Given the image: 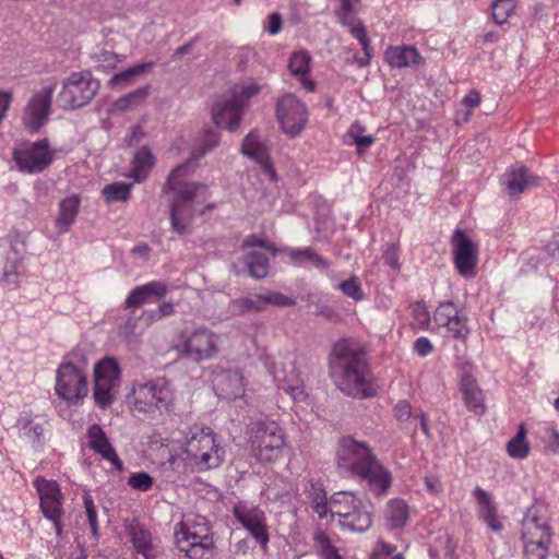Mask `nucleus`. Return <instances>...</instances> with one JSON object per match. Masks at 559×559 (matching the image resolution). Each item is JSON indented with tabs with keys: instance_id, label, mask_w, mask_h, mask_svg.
Masks as SVG:
<instances>
[{
	"instance_id": "obj_1",
	"label": "nucleus",
	"mask_w": 559,
	"mask_h": 559,
	"mask_svg": "<svg viewBox=\"0 0 559 559\" xmlns=\"http://www.w3.org/2000/svg\"><path fill=\"white\" fill-rule=\"evenodd\" d=\"M330 370L335 385L346 395L366 399L376 394L369 382L365 354L349 341L340 340L334 344Z\"/></svg>"
},
{
	"instance_id": "obj_2",
	"label": "nucleus",
	"mask_w": 559,
	"mask_h": 559,
	"mask_svg": "<svg viewBox=\"0 0 559 559\" xmlns=\"http://www.w3.org/2000/svg\"><path fill=\"white\" fill-rule=\"evenodd\" d=\"M192 170L191 162L178 165L171 170L163 186L164 193H174L169 218L171 229L179 235L186 234L192 223L194 198L200 191L206 190L203 183L185 180Z\"/></svg>"
},
{
	"instance_id": "obj_3",
	"label": "nucleus",
	"mask_w": 559,
	"mask_h": 559,
	"mask_svg": "<svg viewBox=\"0 0 559 559\" xmlns=\"http://www.w3.org/2000/svg\"><path fill=\"white\" fill-rule=\"evenodd\" d=\"M128 399L134 412L155 418L174 407L175 388L166 377H156L145 382H135Z\"/></svg>"
},
{
	"instance_id": "obj_4",
	"label": "nucleus",
	"mask_w": 559,
	"mask_h": 559,
	"mask_svg": "<svg viewBox=\"0 0 559 559\" xmlns=\"http://www.w3.org/2000/svg\"><path fill=\"white\" fill-rule=\"evenodd\" d=\"M175 542L189 559H204L213 546L209 522L202 516L187 518L177 525Z\"/></svg>"
},
{
	"instance_id": "obj_5",
	"label": "nucleus",
	"mask_w": 559,
	"mask_h": 559,
	"mask_svg": "<svg viewBox=\"0 0 559 559\" xmlns=\"http://www.w3.org/2000/svg\"><path fill=\"white\" fill-rule=\"evenodd\" d=\"M330 513L338 516L343 528L352 532H365L372 523L371 511L355 492H335L330 499Z\"/></svg>"
},
{
	"instance_id": "obj_6",
	"label": "nucleus",
	"mask_w": 559,
	"mask_h": 559,
	"mask_svg": "<svg viewBox=\"0 0 559 559\" xmlns=\"http://www.w3.org/2000/svg\"><path fill=\"white\" fill-rule=\"evenodd\" d=\"M185 451L190 463L198 471L218 467L225 455L224 449L217 443L215 435L209 427H195L191 430Z\"/></svg>"
},
{
	"instance_id": "obj_7",
	"label": "nucleus",
	"mask_w": 559,
	"mask_h": 559,
	"mask_svg": "<svg viewBox=\"0 0 559 559\" xmlns=\"http://www.w3.org/2000/svg\"><path fill=\"white\" fill-rule=\"evenodd\" d=\"M250 444L253 456L263 463L278 457L285 444L283 428L274 420H261L250 425Z\"/></svg>"
},
{
	"instance_id": "obj_8",
	"label": "nucleus",
	"mask_w": 559,
	"mask_h": 559,
	"mask_svg": "<svg viewBox=\"0 0 559 559\" xmlns=\"http://www.w3.org/2000/svg\"><path fill=\"white\" fill-rule=\"evenodd\" d=\"M176 352L194 362L211 359L218 352V336L207 328L200 326L180 334Z\"/></svg>"
},
{
	"instance_id": "obj_9",
	"label": "nucleus",
	"mask_w": 559,
	"mask_h": 559,
	"mask_svg": "<svg viewBox=\"0 0 559 559\" xmlns=\"http://www.w3.org/2000/svg\"><path fill=\"white\" fill-rule=\"evenodd\" d=\"M99 87L88 71L73 72L63 82L58 100L63 109L81 108L88 104Z\"/></svg>"
},
{
	"instance_id": "obj_10",
	"label": "nucleus",
	"mask_w": 559,
	"mask_h": 559,
	"mask_svg": "<svg viewBox=\"0 0 559 559\" xmlns=\"http://www.w3.org/2000/svg\"><path fill=\"white\" fill-rule=\"evenodd\" d=\"M120 374L119 364L112 357H106L95 365L93 396L100 408L112 404L120 386Z\"/></svg>"
},
{
	"instance_id": "obj_11",
	"label": "nucleus",
	"mask_w": 559,
	"mask_h": 559,
	"mask_svg": "<svg viewBox=\"0 0 559 559\" xmlns=\"http://www.w3.org/2000/svg\"><path fill=\"white\" fill-rule=\"evenodd\" d=\"M12 156L19 170L26 174H39L52 164L55 151L50 148L47 139H41L19 144L14 147Z\"/></svg>"
},
{
	"instance_id": "obj_12",
	"label": "nucleus",
	"mask_w": 559,
	"mask_h": 559,
	"mask_svg": "<svg viewBox=\"0 0 559 559\" xmlns=\"http://www.w3.org/2000/svg\"><path fill=\"white\" fill-rule=\"evenodd\" d=\"M55 85L49 84L35 92L23 108L21 122L32 134L38 133L49 121L52 112Z\"/></svg>"
},
{
	"instance_id": "obj_13",
	"label": "nucleus",
	"mask_w": 559,
	"mask_h": 559,
	"mask_svg": "<svg viewBox=\"0 0 559 559\" xmlns=\"http://www.w3.org/2000/svg\"><path fill=\"white\" fill-rule=\"evenodd\" d=\"M55 391L61 400L68 403L81 402L88 392L86 374L73 362H61L56 371Z\"/></svg>"
},
{
	"instance_id": "obj_14",
	"label": "nucleus",
	"mask_w": 559,
	"mask_h": 559,
	"mask_svg": "<svg viewBox=\"0 0 559 559\" xmlns=\"http://www.w3.org/2000/svg\"><path fill=\"white\" fill-rule=\"evenodd\" d=\"M34 487L39 496V508L43 515L52 523L57 536L62 535L61 520L63 516V495L56 480L37 477Z\"/></svg>"
},
{
	"instance_id": "obj_15",
	"label": "nucleus",
	"mask_w": 559,
	"mask_h": 559,
	"mask_svg": "<svg viewBox=\"0 0 559 559\" xmlns=\"http://www.w3.org/2000/svg\"><path fill=\"white\" fill-rule=\"evenodd\" d=\"M276 116L283 132L289 138L299 135L308 120L305 104L293 94H286L277 100Z\"/></svg>"
},
{
	"instance_id": "obj_16",
	"label": "nucleus",
	"mask_w": 559,
	"mask_h": 559,
	"mask_svg": "<svg viewBox=\"0 0 559 559\" xmlns=\"http://www.w3.org/2000/svg\"><path fill=\"white\" fill-rule=\"evenodd\" d=\"M376 454L364 441H357L353 437L341 439L336 452V462L338 468L353 476Z\"/></svg>"
},
{
	"instance_id": "obj_17",
	"label": "nucleus",
	"mask_w": 559,
	"mask_h": 559,
	"mask_svg": "<svg viewBox=\"0 0 559 559\" xmlns=\"http://www.w3.org/2000/svg\"><path fill=\"white\" fill-rule=\"evenodd\" d=\"M352 477L376 497L385 496L392 485V474L374 455Z\"/></svg>"
},
{
	"instance_id": "obj_18",
	"label": "nucleus",
	"mask_w": 559,
	"mask_h": 559,
	"mask_svg": "<svg viewBox=\"0 0 559 559\" xmlns=\"http://www.w3.org/2000/svg\"><path fill=\"white\" fill-rule=\"evenodd\" d=\"M233 514L261 547L266 548L270 537L264 512L257 506L240 501L233 507Z\"/></svg>"
},
{
	"instance_id": "obj_19",
	"label": "nucleus",
	"mask_w": 559,
	"mask_h": 559,
	"mask_svg": "<svg viewBox=\"0 0 559 559\" xmlns=\"http://www.w3.org/2000/svg\"><path fill=\"white\" fill-rule=\"evenodd\" d=\"M454 265L460 275L466 278L475 276L478 261L477 248L472 239L461 229H455L452 236Z\"/></svg>"
},
{
	"instance_id": "obj_20",
	"label": "nucleus",
	"mask_w": 559,
	"mask_h": 559,
	"mask_svg": "<svg viewBox=\"0 0 559 559\" xmlns=\"http://www.w3.org/2000/svg\"><path fill=\"white\" fill-rule=\"evenodd\" d=\"M473 367L468 360L462 359L457 362V368L461 370L460 392L466 408L478 414L484 411V394L477 380L471 374Z\"/></svg>"
},
{
	"instance_id": "obj_21",
	"label": "nucleus",
	"mask_w": 559,
	"mask_h": 559,
	"mask_svg": "<svg viewBox=\"0 0 559 559\" xmlns=\"http://www.w3.org/2000/svg\"><path fill=\"white\" fill-rule=\"evenodd\" d=\"M433 319L439 326L447 329L449 336L456 340L467 338L469 334L467 319L459 313L453 302L440 304L435 311Z\"/></svg>"
},
{
	"instance_id": "obj_22",
	"label": "nucleus",
	"mask_w": 559,
	"mask_h": 559,
	"mask_svg": "<svg viewBox=\"0 0 559 559\" xmlns=\"http://www.w3.org/2000/svg\"><path fill=\"white\" fill-rule=\"evenodd\" d=\"M130 542L135 551L144 559H157L162 554L158 538L154 537L150 530L139 523H130L126 526Z\"/></svg>"
},
{
	"instance_id": "obj_23",
	"label": "nucleus",
	"mask_w": 559,
	"mask_h": 559,
	"mask_svg": "<svg viewBox=\"0 0 559 559\" xmlns=\"http://www.w3.org/2000/svg\"><path fill=\"white\" fill-rule=\"evenodd\" d=\"M551 539L550 526L542 507H530L522 520V539Z\"/></svg>"
},
{
	"instance_id": "obj_24",
	"label": "nucleus",
	"mask_w": 559,
	"mask_h": 559,
	"mask_svg": "<svg viewBox=\"0 0 559 559\" xmlns=\"http://www.w3.org/2000/svg\"><path fill=\"white\" fill-rule=\"evenodd\" d=\"M243 108L239 105L238 100L230 98L222 102H217L213 105L211 114L214 123L219 127L227 129L230 132H235L242 120Z\"/></svg>"
},
{
	"instance_id": "obj_25",
	"label": "nucleus",
	"mask_w": 559,
	"mask_h": 559,
	"mask_svg": "<svg viewBox=\"0 0 559 559\" xmlns=\"http://www.w3.org/2000/svg\"><path fill=\"white\" fill-rule=\"evenodd\" d=\"M213 385L216 394L225 400H235L243 393V376L238 369L215 373Z\"/></svg>"
},
{
	"instance_id": "obj_26",
	"label": "nucleus",
	"mask_w": 559,
	"mask_h": 559,
	"mask_svg": "<svg viewBox=\"0 0 559 559\" xmlns=\"http://www.w3.org/2000/svg\"><path fill=\"white\" fill-rule=\"evenodd\" d=\"M168 292L166 283L160 281H152L144 285L134 287L124 300V308L142 306L146 302L160 300Z\"/></svg>"
},
{
	"instance_id": "obj_27",
	"label": "nucleus",
	"mask_w": 559,
	"mask_h": 559,
	"mask_svg": "<svg viewBox=\"0 0 559 559\" xmlns=\"http://www.w3.org/2000/svg\"><path fill=\"white\" fill-rule=\"evenodd\" d=\"M241 153L250 159L257 162L263 170L270 175L272 180H275V170L272 167L269 151L264 143L259 139L258 133L252 130L243 139L241 144Z\"/></svg>"
},
{
	"instance_id": "obj_28",
	"label": "nucleus",
	"mask_w": 559,
	"mask_h": 559,
	"mask_svg": "<svg viewBox=\"0 0 559 559\" xmlns=\"http://www.w3.org/2000/svg\"><path fill=\"white\" fill-rule=\"evenodd\" d=\"M88 447L96 454H99L104 460L109 461L117 469H122V462L118 457L116 450L109 442V439L104 429L94 424L87 429Z\"/></svg>"
},
{
	"instance_id": "obj_29",
	"label": "nucleus",
	"mask_w": 559,
	"mask_h": 559,
	"mask_svg": "<svg viewBox=\"0 0 559 559\" xmlns=\"http://www.w3.org/2000/svg\"><path fill=\"white\" fill-rule=\"evenodd\" d=\"M508 195L519 197L527 189L535 186V177L524 166H512L502 179Z\"/></svg>"
},
{
	"instance_id": "obj_30",
	"label": "nucleus",
	"mask_w": 559,
	"mask_h": 559,
	"mask_svg": "<svg viewBox=\"0 0 559 559\" xmlns=\"http://www.w3.org/2000/svg\"><path fill=\"white\" fill-rule=\"evenodd\" d=\"M384 59L390 67L408 68L423 62V58L414 46H390L384 52Z\"/></svg>"
},
{
	"instance_id": "obj_31",
	"label": "nucleus",
	"mask_w": 559,
	"mask_h": 559,
	"mask_svg": "<svg viewBox=\"0 0 559 559\" xmlns=\"http://www.w3.org/2000/svg\"><path fill=\"white\" fill-rule=\"evenodd\" d=\"M260 359L280 389L290 392L298 386V374L293 366H289L288 369L285 367L277 369L273 358L266 354L260 355Z\"/></svg>"
},
{
	"instance_id": "obj_32",
	"label": "nucleus",
	"mask_w": 559,
	"mask_h": 559,
	"mask_svg": "<svg viewBox=\"0 0 559 559\" xmlns=\"http://www.w3.org/2000/svg\"><path fill=\"white\" fill-rule=\"evenodd\" d=\"M340 23L343 26H346L349 33L360 43L361 48L365 53V59L358 61L360 67L368 66L372 58V48L370 46V40L367 36V31L361 21L357 20L353 13H347L344 15H337Z\"/></svg>"
},
{
	"instance_id": "obj_33",
	"label": "nucleus",
	"mask_w": 559,
	"mask_h": 559,
	"mask_svg": "<svg viewBox=\"0 0 559 559\" xmlns=\"http://www.w3.org/2000/svg\"><path fill=\"white\" fill-rule=\"evenodd\" d=\"M285 252L290 262L297 266L310 265L317 270L325 271L331 265L329 260L317 253L311 247L289 248Z\"/></svg>"
},
{
	"instance_id": "obj_34",
	"label": "nucleus",
	"mask_w": 559,
	"mask_h": 559,
	"mask_svg": "<svg viewBox=\"0 0 559 559\" xmlns=\"http://www.w3.org/2000/svg\"><path fill=\"white\" fill-rule=\"evenodd\" d=\"M81 200L78 194L69 195L59 203V213L55 221L58 234L69 231L80 211Z\"/></svg>"
},
{
	"instance_id": "obj_35",
	"label": "nucleus",
	"mask_w": 559,
	"mask_h": 559,
	"mask_svg": "<svg viewBox=\"0 0 559 559\" xmlns=\"http://www.w3.org/2000/svg\"><path fill=\"white\" fill-rule=\"evenodd\" d=\"M306 492L311 500V507L320 519L330 513V500L328 501L326 491L321 481L310 479L306 486Z\"/></svg>"
},
{
	"instance_id": "obj_36",
	"label": "nucleus",
	"mask_w": 559,
	"mask_h": 559,
	"mask_svg": "<svg viewBox=\"0 0 559 559\" xmlns=\"http://www.w3.org/2000/svg\"><path fill=\"white\" fill-rule=\"evenodd\" d=\"M155 165V157L146 146L139 150L132 160L131 177L136 182H143Z\"/></svg>"
},
{
	"instance_id": "obj_37",
	"label": "nucleus",
	"mask_w": 559,
	"mask_h": 559,
	"mask_svg": "<svg viewBox=\"0 0 559 559\" xmlns=\"http://www.w3.org/2000/svg\"><path fill=\"white\" fill-rule=\"evenodd\" d=\"M19 435L27 442L40 445L44 436V424L31 415H23L17 419Z\"/></svg>"
},
{
	"instance_id": "obj_38",
	"label": "nucleus",
	"mask_w": 559,
	"mask_h": 559,
	"mask_svg": "<svg viewBox=\"0 0 559 559\" xmlns=\"http://www.w3.org/2000/svg\"><path fill=\"white\" fill-rule=\"evenodd\" d=\"M526 427L524 424L519 426L518 432L506 444L507 453L515 460H523L530 454V443L526 441Z\"/></svg>"
},
{
	"instance_id": "obj_39",
	"label": "nucleus",
	"mask_w": 559,
	"mask_h": 559,
	"mask_svg": "<svg viewBox=\"0 0 559 559\" xmlns=\"http://www.w3.org/2000/svg\"><path fill=\"white\" fill-rule=\"evenodd\" d=\"M153 61L138 63L133 67H130L120 73L115 74L108 82L110 87H124L127 86L135 76H139L145 73L147 70L154 67Z\"/></svg>"
},
{
	"instance_id": "obj_40",
	"label": "nucleus",
	"mask_w": 559,
	"mask_h": 559,
	"mask_svg": "<svg viewBox=\"0 0 559 559\" xmlns=\"http://www.w3.org/2000/svg\"><path fill=\"white\" fill-rule=\"evenodd\" d=\"M408 507L402 499H393L386 508V519L392 528H402L408 520Z\"/></svg>"
},
{
	"instance_id": "obj_41",
	"label": "nucleus",
	"mask_w": 559,
	"mask_h": 559,
	"mask_svg": "<svg viewBox=\"0 0 559 559\" xmlns=\"http://www.w3.org/2000/svg\"><path fill=\"white\" fill-rule=\"evenodd\" d=\"M231 311L235 314H245L247 312H260L265 308L264 295L253 297H242L231 300Z\"/></svg>"
},
{
	"instance_id": "obj_42",
	"label": "nucleus",
	"mask_w": 559,
	"mask_h": 559,
	"mask_svg": "<svg viewBox=\"0 0 559 559\" xmlns=\"http://www.w3.org/2000/svg\"><path fill=\"white\" fill-rule=\"evenodd\" d=\"M245 263L252 277L259 280L266 277L270 264L269 258L264 253L252 251L246 255Z\"/></svg>"
},
{
	"instance_id": "obj_43",
	"label": "nucleus",
	"mask_w": 559,
	"mask_h": 559,
	"mask_svg": "<svg viewBox=\"0 0 559 559\" xmlns=\"http://www.w3.org/2000/svg\"><path fill=\"white\" fill-rule=\"evenodd\" d=\"M516 9L515 0H495L491 4V15L496 24L502 25L514 14Z\"/></svg>"
},
{
	"instance_id": "obj_44",
	"label": "nucleus",
	"mask_w": 559,
	"mask_h": 559,
	"mask_svg": "<svg viewBox=\"0 0 559 559\" xmlns=\"http://www.w3.org/2000/svg\"><path fill=\"white\" fill-rule=\"evenodd\" d=\"M132 183L117 181L103 188V195L109 203L116 201H127L130 198Z\"/></svg>"
},
{
	"instance_id": "obj_45",
	"label": "nucleus",
	"mask_w": 559,
	"mask_h": 559,
	"mask_svg": "<svg viewBox=\"0 0 559 559\" xmlns=\"http://www.w3.org/2000/svg\"><path fill=\"white\" fill-rule=\"evenodd\" d=\"M261 87L255 82H243L231 88V97L238 100L239 105L245 109L251 97L255 96Z\"/></svg>"
},
{
	"instance_id": "obj_46",
	"label": "nucleus",
	"mask_w": 559,
	"mask_h": 559,
	"mask_svg": "<svg viewBox=\"0 0 559 559\" xmlns=\"http://www.w3.org/2000/svg\"><path fill=\"white\" fill-rule=\"evenodd\" d=\"M219 133L215 130H206L203 135L201 144L193 150L191 153V159L193 162L202 158L206 153L211 152L219 143Z\"/></svg>"
},
{
	"instance_id": "obj_47",
	"label": "nucleus",
	"mask_w": 559,
	"mask_h": 559,
	"mask_svg": "<svg viewBox=\"0 0 559 559\" xmlns=\"http://www.w3.org/2000/svg\"><path fill=\"white\" fill-rule=\"evenodd\" d=\"M473 496L478 504V515L480 520L497 513L496 506L486 490L477 486L473 491Z\"/></svg>"
},
{
	"instance_id": "obj_48",
	"label": "nucleus",
	"mask_w": 559,
	"mask_h": 559,
	"mask_svg": "<svg viewBox=\"0 0 559 559\" xmlns=\"http://www.w3.org/2000/svg\"><path fill=\"white\" fill-rule=\"evenodd\" d=\"M310 61L311 58L307 51H296L289 58V71L294 75H299L300 78H304L309 72Z\"/></svg>"
},
{
	"instance_id": "obj_49",
	"label": "nucleus",
	"mask_w": 559,
	"mask_h": 559,
	"mask_svg": "<svg viewBox=\"0 0 559 559\" xmlns=\"http://www.w3.org/2000/svg\"><path fill=\"white\" fill-rule=\"evenodd\" d=\"M551 539L523 540L526 559H545Z\"/></svg>"
},
{
	"instance_id": "obj_50",
	"label": "nucleus",
	"mask_w": 559,
	"mask_h": 559,
	"mask_svg": "<svg viewBox=\"0 0 559 559\" xmlns=\"http://www.w3.org/2000/svg\"><path fill=\"white\" fill-rule=\"evenodd\" d=\"M148 96V86L136 88L129 94L120 97L116 102V107L126 110L133 105H139Z\"/></svg>"
},
{
	"instance_id": "obj_51",
	"label": "nucleus",
	"mask_w": 559,
	"mask_h": 559,
	"mask_svg": "<svg viewBox=\"0 0 559 559\" xmlns=\"http://www.w3.org/2000/svg\"><path fill=\"white\" fill-rule=\"evenodd\" d=\"M338 289L347 297L355 301H360L365 298V294L358 280L353 276L349 280L343 281L338 284Z\"/></svg>"
},
{
	"instance_id": "obj_52",
	"label": "nucleus",
	"mask_w": 559,
	"mask_h": 559,
	"mask_svg": "<svg viewBox=\"0 0 559 559\" xmlns=\"http://www.w3.org/2000/svg\"><path fill=\"white\" fill-rule=\"evenodd\" d=\"M128 485L139 491H148L153 486V478L145 472L133 473L128 478Z\"/></svg>"
},
{
	"instance_id": "obj_53",
	"label": "nucleus",
	"mask_w": 559,
	"mask_h": 559,
	"mask_svg": "<svg viewBox=\"0 0 559 559\" xmlns=\"http://www.w3.org/2000/svg\"><path fill=\"white\" fill-rule=\"evenodd\" d=\"M96 62L103 69H114L119 62L122 61L121 57L112 51H100L95 56Z\"/></svg>"
},
{
	"instance_id": "obj_54",
	"label": "nucleus",
	"mask_w": 559,
	"mask_h": 559,
	"mask_svg": "<svg viewBox=\"0 0 559 559\" xmlns=\"http://www.w3.org/2000/svg\"><path fill=\"white\" fill-rule=\"evenodd\" d=\"M394 416L400 423L407 421L412 416L411 404L405 400L399 401L394 406Z\"/></svg>"
},
{
	"instance_id": "obj_55",
	"label": "nucleus",
	"mask_w": 559,
	"mask_h": 559,
	"mask_svg": "<svg viewBox=\"0 0 559 559\" xmlns=\"http://www.w3.org/2000/svg\"><path fill=\"white\" fill-rule=\"evenodd\" d=\"M264 301H265V305L272 304V305L282 306V307L294 305V300L290 297L283 295L281 293L265 294Z\"/></svg>"
},
{
	"instance_id": "obj_56",
	"label": "nucleus",
	"mask_w": 559,
	"mask_h": 559,
	"mask_svg": "<svg viewBox=\"0 0 559 559\" xmlns=\"http://www.w3.org/2000/svg\"><path fill=\"white\" fill-rule=\"evenodd\" d=\"M242 247H246V248H254V247L265 248V249L272 251L273 254L276 253L275 247L271 242L262 240V239L258 238L255 235H249L243 240Z\"/></svg>"
},
{
	"instance_id": "obj_57",
	"label": "nucleus",
	"mask_w": 559,
	"mask_h": 559,
	"mask_svg": "<svg viewBox=\"0 0 559 559\" xmlns=\"http://www.w3.org/2000/svg\"><path fill=\"white\" fill-rule=\"evenodd\" d=\"M414 350L420 357H426L432 353L433 346L428 337L420 336L414 342Z\"/></svg>"
},
{
	"instance_id": "obj_58",
	"label": "nucleus",
	"mask_w": 559,
	"mask_h": 559,
	"mask_svg": "<svg viewBox=\"0 0 559 559\" xmlns=\"http://www.w3.org/2000/svg\"><path fill=\"white\" fill-rule=\"evenodd\" d=\"M384 263L392 269H400L397 248L394 243H390L383 253Z\"/></svg>"
},
{
	"instance_id": "obj_59",
	"label": "nucleus",
	"mask_w": 559,
	"mask_h": 559,
	"mask_svg": "<svg viewBox=\"0 0 559 559\" xmlns=\"http://www.w3.org/2000/svg\"><path fill=\"white\" fill-rule=\"evenodd\" d=\"M424 483H425L426 489L432 495H438L442 491V483L435 475L425 476Z\"/></svg>"
},
{
	"instance_id": "obj_60",
	"label": "nucleus",
	"mask_w": 559,
	"mask_h": 559,
	"mask_svg": "<svg viewBox=\"0 0 559 559\" xmlns=\"http://www.w3.org/2000/svg\"><path fill=\"white\" fill-rule=\"evenodd\" d=\"M354 128H355V126H353L350 128V133L354 136V142L357 146V151L359 153H361L364 150L368 148L374 142V138L372 135H364V136L355 135Z\"/></svg>"
},
{
	"instance_id": "obj_61",
	"label": "nucleus",
	"mask_w": 559,
	"mask_h": 559,
	"mask_svg": "<svg viewBox=\"0 0 559 559\" xmlns=\"http://www.w3.org/2000/svg\"><path fill=\"white\" fill-rule=\"evenodd\" d=\"M282 16L278 13H272L269 17L267 32L270 35H276L282 29Z\"/></svg>"
},
{
	"instance_id": "obj_62",
	"label": "nucleus",
	"mask_w": 559,
	"mask_h": 559,
	"mask_svg": "<svg viewBox=\"0 0 559 559\" xmlns=\"http://www.w3.org/2000/svg\"><path fill=\"white\" fill-rule=\"evenodd\" d=\"M462 103L467 108H475L480 104V94L472 90L464 96Z\"/></svg>"
},
{
	"instance_id": "obj_63",
	"label": "nucleus",
	"mask_w": 559,
	"mask_h": 559,
	"mask_svg": "<svg viewBox=\"0 0 559 559\" xmlns=\"http://www.w3.org/2000/svg\"><path fill=\"white\" fill-rule=\"evenodd\" d=\"M2 281L8 288H15L20 282V274L15 271H5Z\"/></svg>"
},
{
	"instance_id": "obj_64",
	"label": "nucleus",
	"mask_w": 559,
	"mask_h": 559,
	"mask_svg": "<svg viewBox=\"0 0 559 559\" xmlns=\"http://www.w3.org/2000/svg\"><path fill=\"white\" fill-rule=\"evenodd\" d=\"M484 523L493 532H500L503 528L501 521L499 520L497 513L489 515L488 518L481 519Z\"/></svg>"
}]
</instances>
